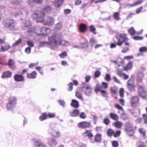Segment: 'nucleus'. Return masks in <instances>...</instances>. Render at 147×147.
Masks as SVG:
<instances>
[{
    "label": "nucleus",
    "mask_w": 147,
    "mask_h": 147,
    "mask_svg": "<svg viewBox=\"0 0 147 147\" xmlns=\"http://www.w3.org/2000/svg\"><path fill=\"white\" fill-rule=\"evenodd\" d=\"M61 33L56 32L52 36L48 37L49 42L46 43L48 44L49 47L53 49L59 45L68 46L70 45L69 42L61 39Z\"/></svg>",
    "instance_id": "f257e3e1"
},
{
    "label": "nucleus",
    "mask_w": 147,
    "mask_h": 147,
    "mask_svg": "<svg viewBox=\"0 0 147 147\" xmlns=\"http://www.w3.org/2000/svg\"><path fill=\"white\" fill-rule=\"evenodd\" d=\"M45 13L42 11H37L34 12L32 15V18L35 19L37 22H42L44 25L51 26L54 22L53 18L48 17L44 19Z\"/></svg>",
    "instance_id": "f03ea898"
},
{
    "label": "nucleus",
    "mask_w": 147,
    "mask_h": 147,
    "mask_svg": "<svg viewBox=\"0 0 147 147\" xmlns=\"http://www.w3.org/2000/svg\"><path fill=\"white\" fill-rule=\"evenodd\" d=\"M25 24L27 32L29 35H32L34 33H36L38 35H41L42 28L37 26L33 29L29 20L26 21Z\"/></svg>",
    "instance_id": "7ed1b4c3"
},
{
    "label": "nucleus",
    "mask_w": 147,
    "mask_h": 147,
    "mask_svg": "<svg viewBox=\"0 0 147 147\" xmlns=\"http://www.w3.org/2000/svg\"><path fill=\"white\" fill-rule=\"evenodd\" d=\"M3 24L4 26L9 28L11 30L16 29V24L14 22L13 20L7 19L3 21Z\"/></svg>",
    "instance_id": "20e7f679"
},
{
    "label": "nucleus",
    "mask_w": 147,
    "mask_h": 147,
    "mask_svg": "<svg viewBox=\"0 0 147 147\" xmlns=\"http://www.w3.org/2000/svg\"><path fill=\"white\" fill-rule=\"evenodd\" d=\"M117 41L116 42V45L119 46H121L124 42L127 41L128 39L127 38L126 35L125 34H121L116 36Z\"/></svg>",
    "instance_id": "39448f33"
},
{
    "label": "nucleus",
    "mask_w": 147,
    "mask_h": 147,
    "mask_svg": "<svg viewBox=\"0 0 147 147\" xmlns=\"http://www.w3.org/2000/svg\"><path fill=\"white\" fill-rule=\"evenodd\" d=\"M16 100L15 97H11L9 98V102L7 105L8 109H11L14 107L16 104Z\"/></svg>",
    "instance_id": "423d86ee"
},
{
    "label": "nucleus",
    "mask_w": 147,
    "mask_h": 147,
    "mask_svg": "<svg viewBox=\"0 0 147 147\" xmlns=\"http://www.w3.org/2000/svg\"><path fill=\"white\" fill-rule=\"evenodd\" d=\"M0 44H1V48L0 49V51L4 52L10 48V46L7 43H4V40L0 39Z\"/></svg>",
    "instance_id": "0eeeda50"
},
{
    "label": "nucleus",
    "mask_w": 147,
    "mask_h": 147,
    "mask_svg": "<svg viewBox=\"0 0 147 147\" xmlns=\"http://www.w3.org/2000/svg\"><path fill=\"white\" fill-rule=\"evenodd\" d=\"M83 90L85 94L87 95L90 96L91 94V89L90 86L87 85L85 83L83 84Z\"/></svg>",
    "instance_id": "6e6552de"
},
{
    "label": "nucleus",
    "mask_w": 147,
    "mask_h": 147,
    "mask_svg": "<svg viewBox=\"0 0 147 147\" xmlns=\"http://www.w3.org/2000/svg\"><path fill=\"white\" fill-rule=\"evenodd\" d=\"M138 93L143 98H145L146 95V90L142 86H140L138 88Z\"/></svg>",
    "instance_id": "1a4fd4ad"
},
{
    "label": "nucleus",
    "mask_w": 147,
    "mask_h": 147,
    "mask_svg": "<svg viewBox=\"0 0 147 147\" xmlns=\"http://www.w3.org/2000/svg\"><path fill=\"white\" fill-rule=\"evenodd\" d=\"M78 126L79 128H89L91 126V124L89 122L83 121L79 123Z\"/></svg>",
    "instance_id": "9d476101"
},
{
    "label": "nucleus",
    "mask_w": 147,
    "mask_h": 147,
    "mask_svg": "<svg viewBox=\"0 0 147 147\" xmlns=\"http://www.w3.org/2000/svg\"><path fill=\"white\" fill-rule=\"evenodd\" d=\"M33 145L35 147H46V146L40 141L36 140L35 139L33 140Z\"/></svg>",
    "instance_id": "9b49d317"
},
{
    "label": "nucleus",
    "mask_w": 147,
    "mask_h": 147,
    "mask_svg": "<svg viewBox=\"0 0 147 147\" xmlns=\"http://www.w3.org/2000/svg\"><path fill=\"white\" fill-rule=\"evenodd\" d=\"M138 99L136 96L133 97L131 98V106L133 107H136L138 105Z\"/></svg>",
    "instance_id": "f8f14e48"
},
{
    "label": "nucleus",
    "mask_w": 147,
    "mask_h": 147,
    "mask_svg": "<svg viewBox=\"0 0 147 147\" xmlns=\"http://www.w3.org/2000/svg\"><path fill=\"white\" fill-rule=\"evenodd\" d=\"M26 12L23 9H21L18 12L14 13H12V15L15 18H19L25 14Z\"/></svg>",
    "instance_id": "ddd939ff"
},
{
    "label": "nucleus",
    "mask_w": 147,
    "mask_h": 147,
    "mask_svg": "<svg viewBox=\"0 0 147 147\" xmlns=\"http://www.w3.org/2000/svg\"><path fill=\"white\" fill-rule=\"evenodd\" d=\"M49 132L52 136L55 138H58L61 136L60 133L59 131H56L55 130L52 129L49 130Z\"/></svg>",
    "instance_id": "4468645a"
},
{
    "label": "nucleus",
    "mask_w": 147,
    "mask_h": 147,
    "mask_svg": "<svg viewBox=\"0 0 147 147\" xmlns=\"http://www.w3.org/2000/svg\"><path fill=\"white\" fill-rule=\"evenodd\" d=\"M134 129L132 125L129 123H127L125 126V130L127 133L133 132Z\"/></svg>",
    "instance_id": "2eb2a0df"
},
{
    "label": "nucleus",
    "mask_w": 147,
    "mask_h": 147,
    "mask_svg": "<svg viewBox=\"0 0 147 147\" xmlns=\"http://www.w3.org/2000/svg\"><path fill=\"white\" fill-rule=\"evenodd\" d=\"M102 86L101 87H97L95 90V92L97 93L98 92L100 91L101 88L106 89L108 87V84L107 83L105 82H102Z\"/></svg>",
    "instance_id": "dca6fc26"
},
{
    "label": "nucleus",
    "mask_w": 147,
    "mask_h": 147,
    "mask_svg": "<svg viewBox=\"0 0 147 147\" xmlns=\"http://www.w3.org/2000/svg\"><path fill=\"white\" fill-rule=\"evenodd\" d=\"M50 32L51 30L49 28L43 27L42 28L41 35L45 36L48 35Z\"/></svg>",
    "instance_id": "f3484780"
},
{
    "label": "nucleus",
    "mask_w": 147,
    "mask_h": 147,
    "mask_svg": "<svg viewBox=\"0 0 147 147\" xmlns=\"http://www.w3.org/2000/svg\"><path fill=\"white\" fill-rule=\"evenodd\" d=\"M144 74L142 71L138 72L137 79L138 82H140L144 77Z\"/></svg>",
    "instance_id": "a211bd4d"
},
{
    "label": "nucleus",
    "mask_w": 147,
    "mask_h": 147,
    "mask_svg": "<svg viewBox=\"0 0 147 147\" xmlns=\"http://www.w3.org/2000/svg\"><path fill=\"white\" fill-rule=\"evenodd\" d=\"M14 78L16 81L20 82L22 81L24 79L22 76L21 75H16L14 76Z\"/></svg>",
    "instance_id": "6ab92c4d"
},
{
    "label": "nucleus",
    "mask_w": 147,
    "mask_h": 147,
    "mask_svg": "<svg viewBox=\"0 0 147 147\" xmlns=\"http://www.w3.org/2000/svg\"><path fill=\"white\" fill-rule=\"evenodd\" d=\"M37 73L35 71H33L30 74H27V77L28 78L30 79H34L36 78Z\"/></svg>",
    "instance_id": "aec40b11"
},
{
    "label": "nucleus",
    "mask_w": 147,
    "mask_h": 147,
    "mask_svg": "<svg viewBox=\"0 0 147 147\" xmlns=\"http://www.w3.org/2000/svg\"><path fill=\"white\" fill-rule=\"evenodd\" d=\"M71 106L77 108L79 107V102L73 99L72 100V102L71 103Z\"/></svg>",
    "instance_id": "412c9836"
},
{
    "label": "nucleus",
    "mask_w": 147,
    "mask_h": 147,
    "mask_svg": "<svg viewBox=\"0 0 147 147\" xmlns=\"http://www.w3.org/2000/svg\"><path fill=\"white\" fill-rule=\"evenodd\" d=\"M79 29L81 32H83L86 31L87 30V27L85 25L82 24H80L79 26Z\"/></svg>",
    "instance_id": "4be33fe9"
},
{
    "label": "nucleus",
    "mask_w": 147,
    "mask_h": 147,
    "mask_svg": "<svg viewBox=\"0 0 147 147\" xmlns=\"http://www.w3.org/2000/svg\"><path fill=\"white\" fill-rule=\"evenodd\" d=\"M52 10V9L51 7L48 5L45 6L43 9V11L48 13H50Z\"/></svg>",
    "instance_id": "5701e85b"
},
{
    "label": "nucleus",
    "mask_w": 147,
    "mask_h": 147,
    "mask_svg": "<svg viewBox=\"0 0 147 147\" xmlns=\"http://www.w3.org/2000/svg\"><path fill=\"white\" fill-rule=\"evenodd\" d=\"M83 136L84 137H88L89 138L92 137L93 135L90 131L88 130L83 133Z\"/></svg>",
    "instance_id": "b1692460"
},
{
    "label": "nucleus",
    "mask_w": 147,
    "mask_h": 147,
    "mask_svg": "<svg viewBox=\"0 0 147 147\" xmlns=\"http://www.w3.org/2000/svg\"><path fill=\"white\" fill-rule=\"evenodd\" d=\"M143 1V0H137L132 4L129 5L131 7L136 6L141 4Z\"/></svg>",
    "instance_id": "393cba45"
},
{
    "label": "nucleus",
    "mask_w": 147,
    "mask_h": 147,
    "mask_svg": "<svg viewBox=\"0 0 147 147\" xmlns=\"http://www.w3.org/2000/svg\"><path fill=\"white\" fill-rule=\"evenodd\" d=\"M64 0H55L54 4L56 7H59L63 3Z\"/></svg>",
    "instance_id": "a878e982"
},
{
    "label": "nucleus",
    "mask_w": 147,
    "mask_h": 147,
    "mask_svg": "<svg viewBox=\"0 0 147 147\" xmlns=\"http://www.w3.org/2000/svg\"><path fill=\"white\" fill-rule=\"evenodd\" d=\"M49 143L50 146H53L56 145L57 143L56 140L53 138H51L49 141Z\"/></svg>",
    "instance_id": "bb28decb"
},
{
    "label": "nucleus",
    "mask_w": 147,
    "mask_h": 147,
    "mask_svg": "<svg viewBox=\"0 0 147 147\" xmlns=\"http://www.w3.org/2000/svg\"><path fill=\"white\" fill-rule=\"evenodd\" d=\"M11 73L9 71H7L4 72L3 74L2 77L3 78H9L11 76Z\"/></svg>",
    "instance_id": "cd10ccee"
},
{
    "label": "nucleus",
    "mask_w": 147,
    "mask_h": 147,
    "mask_svg": "<svg viewBox=\"0 0 147 147\" xmlns=\"http://www.w3.org/2000/svg\"><path fill=\"white\" fill-rule=\"evenodd\" d=\"M101 140V135L100 134H97L95 138V141L97 142H100Z\"/></svg>",
    "instance_id": "c85d7f7f"
},
{
    "label": "nucleus",
    "mask_w": 147,
    "mask_h": 147,
    "mask_svg": "<svg viewBox=\"0 0 147 147\" xmlns=\"http://www.w3.org/2000/svg\"><path fill=\"white\" fill-rule=\"evenodd\" d=\"M79 113V111L76 109L74 110L72 112L70 113V115L72 117H76L77 116Z\"/></svg>",
    "instance_id": "c756f323"
},
{
    "label": "nucleus",
    "mask_w": 147,
    "mask_h": 147,
    "mask_svg": "<svg viewBox=\"0 0 147 147\" xmlns=\"http://www.w3.org/2000/svg\"><path fill=\"white\" fill-rule=\"evenodd\" d=\"M114 18L117 21H118L120 19L119 17V13L118 12H115L113 15Z\"/></svg>",
    "instance_id": "7c9ffc66"
},
{
    "label": "nucleus",
    "mask_w": 147,
    "mask_h": 147,
    "mask_svg": "<svg viewBox=\"0 0 147 147\" xmlns=\"http://www.w3.org/2000/svg\"><path fill=\"white\" fill-rule=\"evenodd\" d=\"M8 65L12 69H14L15 67L14 61L11 59H9L8 62Z\"/></svg>",
    "instance_id": "2f4dec72"
},
{
    "label": "nucleus",
    "mask_w": 147,
    "mask_h": 147,
    "mask_svg": "<svg viewBox=\"0 0 147 147\" xmlns=\"http://www.w3.org/2000/svg\"><path fill=\"white\" fill-rule=\"evenodd\" d=\"M110 115L111 118L115 120H117L118 119V116L116 115L113 113H110Z\"/></svg>",
    "instance_id": "473e14b6"
},
{
    "label": "nucleus",
    "mask_w": 147,
    "mask_h": 147,
    "mask_svg": "<svg viewBox=\"0 0 147 147\" xmlns=\"http://www.w3.org/2000/svg\"><path fill=\"white\" fill-rule=\"evenodd\" d=\"M47 118V115L46 113H44L42 115L39 117V119L40 121H43Z\"/></svg>",
    "instance_id": "72a5a7b5"
},
{
    "label": "nucleus",
    "mask_w": 147,
    "mask_h": 147,
    "mask_svg": "<svg viewBox=\"0 0 147 147\" xmlns=\"http://www.w3.org/2000/svg\"><path fill=\"white\" fill-rule=\"evenodd\" d=\"M114 125L117 128H121L123 124L120 121H117L115 123H114Z\"/></svg>",
    "instance_id": "f704fd0d"
},
{
    "label": "nucleus",
    "mask_w": 147,
    "mask_h": 147,
    "mask_svg": "<svg viewBox=\"0 0 147 147\" xmlns=\"http://www.w3.org/2000/svg\"><path fill=\"white\" fill-rule=\"evenodd\" d=\"M128 32L131 35H134L136 33L133 27L129 29L128 30Z\"/></svg>",
    "instance_id": "c9c22d12"
},
{
    "label": "nucleus",
    "mask_w": 147,
    "mask_h": 147,
    "mask_svg": "<svg viewBox=\"0 0 147 147\" xmlns=\"http://www.w3.org/2000/svg\"><path fill=\"white\" fill-rule=\"evenodd\" d=\"M34 42L32 40H29L27 42V44L30 47H33L34 45Z\"/></svg>",
    "instance_id": "e433bc0d"
},
{
    "label": "nucleus",
    "mask_w": 147,
    "mask_h": 147,
    "mask_svg": "<svg viewBox=\"0 0 147 147\" xmlns=\"http://www.w3.org/2000/svg\"><path fill=\"white\" fill-rule=\"evenodd\" d=\"M132 63L131 62H129L124 68V69L125 70H128L131 69L132 67Z\"/></svg>",
    "instance_id": "4c0bfd02"
},
{
    "label": "nucleus",
    "mask_w": 147,
    "mask_h": 147,
    "mask_svg": "<svg viewBox=\"0 0 147 147\" xmlns=\"http://www.w3.org/2000/svg\"><path fill=\"white\" fill-rule=\"evenodd\" d=\"M111 91L112 94H115L117 91V89L116 87L113 86L111 88Z\"/></svg>",
    "instance_id": "58836bf2"
},
{
    "label": "nucleus",
    "mask_w": 147,
    "mask_h": 147,
    "mask_svg": "<svg viewBox=\"0 0 147 147\" xmlns=\"http://www.w3.org/2000/svg\"><path fill=\"white\" fill-rule=\"evenodd\" d=\"M140 52H147V47H140L139 49Z\"/></svg>",
    "instance_id": "ea45409f"
},
{
    "label": "nucleus",
    "mask_w": 147,
    "mask_h": 147,
    "mask_svg": "<svg viewBox=\"0 0 147 147\" xmlns=\"http://www.w3.org/2000/svg\"><path fill=\"white\" fill-rule=\"evenodd\" d=\"M104 80L108 82L110 81L111 80L110 75L109 74H107L105 76L104 78Z\"/></svg>",
    "instance_id": "a19ab883"
},
{
    "label": "nucleus",
    "mask_w": 147,
    "mask_h": 147,
    "mask_svg": "<svg viewBox=\"0 0 147 147\" xmlns=\"http://www.w3.org/2000/svg\"><path fill=\"white\" fill-rule=\"evenodd\" d=\"M83 39L85 41V42L82 44L81 47L82 48H86L87 47L88 44L86 39L85 38H84Z\"/></svg>",
    "instance_id": "79ce46f5"
},
{
    "label": "nucleus",
    "mask_w": 147,
    "mask_h": 147,
    "mask_svg": "<svg viewBox=\"0 0 147 147\" xmlns=\"http://www.w3.org/2000/svg\"><path fill=\"white\" fill-rule=\"evenodd\" d=\"M76 96L79 99L82 100V94L78 92H76Z\"/></svg>",
    "instance_id": "37998d69"
},
{
    "label": "nucleus",
    "mask_w": 147,
    "mask_h": 147,
    "mask_svg": "<svg viewBox=\"0 0 147 147\" xmlns=\"http://www.w3.org/2000/svg\"><path fill=\"white\" fill-rule=\"evenodd\" d=\"M114 133L113 131L111 129L108 130L107 132V135L110 136H111L113 135H114Z\"/></svg>",
    "instance_id": "c03bdc74"
},
{
    "label": "nucleus",
    "mask_w": 147,
    "mask_h": 147,
    "mask_svg": "<svg viewBox=\"0 0 147 147\" xmlns=\"http://www.w3.org/2000/svg\"><path fill=\"white\" fill-rule=\"evenodd\" d=\"M62 26V24L61 22H59L55 26V29L56 30L60 29Z\"/></svg>",
    "instance_id": "a18cd8bd"
},
{
    "label": "nucleus",
    "mask_w": 147,
    "mask_h": 147,
    "mask_svg": "<svg viewBox=\"0 0 147 147\" xmlns=\"http://www.w3.org/2000/svg\"><path fill=\"white\" fill-rule=\"evenodd\" d=\"M127 87L129 90L130 92H132L135 90V86H127Z\"/></svg>",
    "instance_id": "49530a36"
},
{
    "label": "nucleus",
    "mask_w": 147,
    "mask_h": 147,
    "mask_svg": "<svg viewBox=\"0 0 147 147\" xmlns=\"http://www.w3.org/2000/svg\"><path fill=\"white\" fill-rule=\"evenodd\" d=\"M21 1V0H11V3L14 5H17L19 4Z\"/></svg>",
    "instance_id": "de8ad7c7"
},
{
    "label": "nucleus",
    "mask_w": 147,
    "mask_h": 147,
    "mask_svg": "<svg viewBox=\"0 0 147 147\" xmlns=\"http://www.w3.org/2000/svg\"><path fill=\"white\" fill-rule=\"evenodd\" d=\"M67 55V53L66 52H63L59 54V56L61 58H64Z\"/></svg>",
    "instance_id": "09e8293b"
},
{
    "label": "nucleus",
    "mask_w": 147,
    "mask_h": 147,
    "mask_svg": "<svg viewBox=\"0 0 147 147\" xmlns=\"http://www.w3.org/2000/svg\"><path fill=\"white\" fill-rule=\"evenodd\" d=\"M22 40L21 39H19L18 40L16 41L14 43H13L12 46H16L21 43L22 42Z\"/></svg>",
    "instance_id": "8fccbe9b"
},
{
    "label": "nucleus",
    "mask_w": 147,
    "mask_h": 147,
    "mask_svg": "<svg viewBox=\"0 0 147 147\" xmlns=\"http://www.w3.org/2000/svg\"><path fill=\"white\" fill-rule=\"evenodd\" d=\"M112 144L113 147H117L119 145L118 142L116 141H113Z\"/></svg>",
    "instance_id": "3c124183"
},
{
    "label": "nucleus",
    "mask_w": 147,
    "mask_h": 147,
    "mask_svg": "<svg viewBox=\"0 0 147 147\" xmlns=\"http://www.w3.org/2000/svg\"><path fill=\"white\" fill-rule=\"evenodd\" d=\"M121 117L122 119L124 120H125L128 119L127 115L124 113H123L121 114Z\"/></svg>",
    "instance_id": "603ef678"
},
{
    "label": "nucleus",
    "mask_w": 147,
    "mask_h": 147,
    "mask_svg": "<svg viewBox=\"0 0 147 147\" xmlns=\"http://www.w3.org/2000/svg\"><path fill=\"white\" fill-rule=\"evenodd\" d=\"M113 79L114 81L117 83H118L119 84H121V82L119 81V80H118L117 78L115 76H114L113 77Z\"/></svg>",
    "instance_id": "864d4df0"
},
{
    "label": "nucleus",
    "mask_w": 147,
    "mask_h": 147,
    "mask_svg": "<svg viewBox=\"0 0 147 147\" xmlns=\"http://www.w3.org/2000/svg\"><path fill=\"white\" fill-rule=\"evenodd\" d=\"M95 28L93 26L91 25L90 27V30L91 32H93L94 34H96V33L94 32V31L95 30Z\"/></svg>",
    "instance_id": "5fc2aeb1"
},
{
    "label": "nucleus",
    "mask_w": 147,
    "mask_h": 147,
    "mask_svg": "<svg viewBox=\"0 0 147 147\" xmlns=\"http://www.w3.org/2000/svg\"><path fill=\"white\" fill-rule=\"evenodd\" d=\"M124 90L123 88H121L119 91V93L120 96L122 97L124 96Z\"/></svg>",
    "instance_id": "6e6d98bb"
},
{
    "label": "nucleus",
    "mask_w": 147,
    "mask_h": 147,
    "mask_svg": "<svg viewBox=\"0 0 147 147\" xmlns=\"http://www.w3.org/2000/svg\"><path fill=\"white\" fill-rule=\"evenodd\" d=\"M139 131L141 135H142L143 136H145V131L144 129H140L139 130Z\"/></svg>",
    "instance_id": "4d7b16f0"
},
{
    "label": "nucleus",
    "mask_w": 147,
    "mask_h": 147,
    "mask_svg": "<svg viewBox=\"0 0 147 147\" xmlns=\"http://www.w3.org/2000/svg\"><path fill=\"white\" fill-rule=\"evenodd\" d=\"M80 117L82 119H84L86 117V115L84 112H82L80 113Z\"/></svg>",
    "instance_id": "13d9d810"
},
{
    "label": "nucleus",
    "mask_w": 147,
    "mask_h": 147,
    "mask_svg": "<svg viewBox=\"0 0 147 147\" xmlns=\"http://www.w3.org/2000/svg\"><path fill=\"white\" fill-rule=\"evenodd\" d=\"M115 107L116 108L120 110H123L122 107L118 104H115Z\"/></svg>",
    "instance_id": "bf43d9fd"
},
{
    "label": "nucleus",
    "mask_w": 147,
    "mask_h": 147,
    "mask_svg": "<svg viewBox=\"0 0 147 147\" xmlns=\"http://www.w3.org/2000/svg\"><path fill=\"white\" fill-rule=\"evenodd\" d=\"M25 51L27 53H30L31 51V48L30 47H27L25 49Z\"/></svg>",
    "instance_id": "052dcab7"
},
{
    "label": "nucleus",
    "mask_w": 147,
    "mask_h": 147,
    "mask_svg": "<svg viewBox=\"0 0 147 147\" xmlns=\"http://www.w3.org/2000/svg\"><path fill=\"white\" fill-rule=\"evenodd\" d=\"M121 131L119 130L117 131L115 133H114V136L115 137H116L120 135L121 134Z\"/></svg>",
    "instance_id": "680f3d73"
},
{
    "label": "nucleus",
    "mask_w": 147,
    "mask_h": 147,
    "mask_svg": "<svg viewBox=\"0 0 147 147\" xmlns=\"http://www.w3.org/2000/svg\"><path fill=\"white\" fill-rule=\"evenodd\" d=\"M129 47H124L123 48L121 52L123 53H125L129 50Z\"/></svg>",
    "instance_id": "e2e57ef3"
},
{
    "label": "nucleus",
    "mask_w": 147,
    "mask_h": 147,
    "mask_svg": "<svg viewBox=\"0 0 147 147\" xmlns=\"http://www.w3.org/2000/svg\"><path fill=\"white\" fill-rule=\"evenodd\" d=\"M100 74V72L98 71H96L94 73V77L96 78L98 77Z\"/></svg>",
    "instance_id": "0e129e2a"
},
{
    "label": "nucleus",
    "mask_w": 147,
    "mask_h": 147,
    "mask_svg": "<svg viewBox=\"0 0 147 147\" xmlns=\"http://www.w3.org/2000/svg\"><path fill=\"white\" fill-rule=\"evenodd\" d=\"M47 117H49V118H53L55 117V113H48L47 114Z\"/></svg>",
    "instance_id": "69168bd1"
},
{
    "label": "nucleus",
    "mask_w": 147,
    "mask_h": 147,
    "mask_svg": "<svg viewBox=\"0 0 147 147\" xmlns=\"http://www.w3.org/2000/svg\"><path fill=\"white\" fill-rule=\"evenodd\" d=\"M134 83V78L133 77H131L128 81L127 82V84H132Z\"/></svg>",
    "instance_id": "338daca9"
},
{
    "label": "nucleus",
    "mask_w": 147,
    "mask_h": 147,
    "mask_svg": "<svg viewBox=\"0 0 147 147\" xmlns=\"http://www.w3.org/2000/svg\"><path fill=\"white\" fill-rule=\"evenodd\" d=\"M143 117L145 123H147V115L145 114H144L143 115Z\"/></svg>",
    "instance_id": "774afa93"
}]
</instances>
